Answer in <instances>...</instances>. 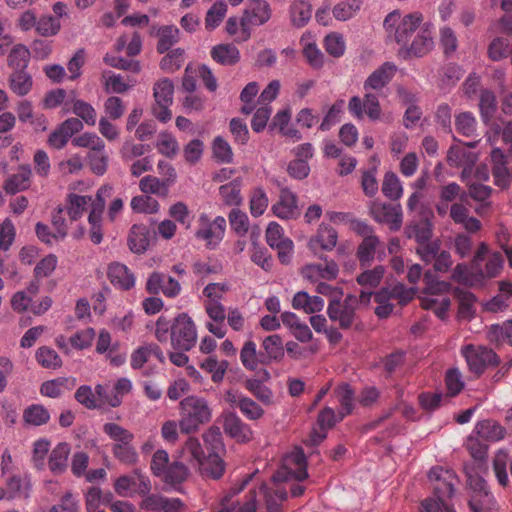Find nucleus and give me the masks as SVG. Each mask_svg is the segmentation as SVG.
Returning a JSON list of instances; mask_svg holds the SVG:
<instances>
[{"mask_svg": "<svg viewBox=\"0 0 512 512\" xmlns=\"http://www.w3.org/2000/svg\"><path fill=\"white\" fill-rule=\"evenodd\" d=\"M474 431L468 436L465 447L474 459L473 463H486L488 446L484 444Z\"/></svg>", "mask_w": 512, "mask_h": 512, "instance_id": "53", "label": "nucleus"}, {"mask_svg": "<svg viewBox=\"0 0 512 512\" xmlns=\"http://www.w3.org/2000/svg\"><path fill=\"white\" fill-rule=\"evenodd\" d=\"M146 290L150 294L163 293L166 297L175 298L181 292L180 283L171 276L153 272L146 282Z\"/></svg>", "mask_w": 512, "mask_h": 512, "instance_id": "18", "label": "nucleus"}, {"mask_svg": "<svg viewBox=\"0 0 512 512\" xmlns=\"http://www.w3.org/2000/svg\"><path fill=\"white\" fill-rule=\"evenodd\" d=\"M396 73V66L393 63L386 62L372 72L364 82V89L368 90H381L384 88L394 77Z\"/></svg>", "mask_w": 512, "mask_h": 512, "instance_id": "23", "label": "nucleus"}, {"mask_svg": "<svg viewBox=\"0 0 512 512\" xmlns=\"http://www.w3.org/2000/svg\"><path fill=\"white\" fill-rule=\"evenodd\" d=\"M308 477L307 460L301 448H294L286 454L280 468L274 473L272 480L274 484L292 480L302 481Z\"/></svg>", "mask_w": 512, "mask_h": 512, "instance_id": "6", "label": "nucleus"}, {"mask_svg": "<svg viewBox=\"0 0 512 512\" xmlns=\"http://www.w3.org/2000/svg\"><path fill=\"white\" fill-rule=\"evenodd\" d=\"M338 241L337 231L329 225L322 223L315 235L308 241L309 249L317 254L319 251H332Z\"/></svg>", "mask_w": 512, "mask_h": 512, "instance_id": "19", "label": "nucleus"}, {"mask_svg": "<svg viewBox=\"0 0 512 512\" xmlns=\"http://www.w3.org/2000/svg\"><path fill=\"white\" fill-rule=\"evenodd\" d=\"M152 489L148 476L139 469L133 470L129 475H122L114 482V490L120 497H131L134 494H147Z\"/></svg>", "mask_w": 512, "mask_h": 512, "instance_id": "14", "label": "nucleus"}, {"mask_svg": "<svg viewBox=\"0 0 512 512\" xmlns=\"http://www.w3.org/2000/svg\"><path fill=\"white\" fill-rule=\"evenodd\" d=\"M271 16L272 9L267 1H248L240 19L241 33H239L238 40L247 41L251 37V27L266 24Z\"/></svg>", "mask_w": 512, "mask_h": 512, "instance_id": "7", "label": "nucleus"}, {"mask_svg": "<svg viewBox=\"0 0 512 512\" xmlns=\"http://www.w3.org/2000/svg\"><path fill=\"white\" fill-rule=\"evenodd\" d=\"M32 169L30 165L23 164L18 167L15 174L10 175L5 183L4 189L9 194H16L18 192L27 190L31 185Z\"/></svg>", "mask_w": 512, "mask_h": 512, "instance_id": "24", "label": "nucleus"}, {"mask_svg": "<svg viewBox=\"0 0 512 512\" xmlns=\"http://www.w3.org/2000/svg\"><path fill=\"white\" fill-rule=\"evenodd\" d=\"M61 22L57 17L44 15L37 20L36 32L43 37H51L58 34Z\"/></svg>", "mask_w": 512, "mask_h": 512, "instance_id": "62", "label": "nucleus"}, {"mask_svg": "<svg viewBox=\"0 0 512 512\" xmlns=\"http://www.w3.org/2000/svg\"><path fill=\"white\" fill-rule=\"evenodd\" d=\"M142 500L139 507L144 511L151 512H182L184 503L179 498H167L160 494L148 492L140 494Z\"/></svg>", "mask_w": 512, "mask_h": 512, "instance_id": "16", "label": "nucleus"}, {"mask_svg": "<svg viewBox=\"0 0 512 512\" xmlns=\"http://www.w3.org/2000/svg\"><path fill=\"white\" fill-rule=\"evenodd\" d=\"M228 7L222 1H216L207 11L205 16V28L208 31L216 29L226 16Z\"/></svg>", "mask_w": 512, "mask_h": 512, "instance_id": "46", "label": "nucleus"}, {"mask_svg": "<svg viewBox=\"0 0 512 512\" xmlns=\"http://www.w3.org/2000/svg\"><path fill=\"white\" fill-rule=\"evenodd\" d=\"M156 148L159 153L166 157L173 158L179 150V145L176 138L171 133L161 132L157 138Z\"/></svg>", "mask_w": 512, "mask_h": 512, "instance_id": "64", "label": "nucleus"}, {"mask_svg": "<svg viewBox=\"0 0 512 512\" xmlns=\"http://www.w3.org/2000/svg\"><path fill=\"white\" fill-rule=\"evenodd\" d=\"M86 511L87 512H104L98 510L100 505H108L113 498L111 493L104 495L102 490L98 487H91L86 493Z\"/></svg>", "mask_w": 512, "mask_h": 512, "instance_id": "52", "label": "nucleus"}, {"mask_svg": "<svg viewBox=\"0 0 512 512\" xmlns=\"http://www.w3.org/2000/svg\"><path fill=\"white\" fill-rule=\"evenodd\" d=\"M50 412L42 404L28 405L22 414L23 422L29 427H39L46 425L50 421Z\"/></svg>", "mask_w": 512, "mask_h": 512, "instance_id": "32", "label": "nucleus"}, {"mask_svg": "<svg viewBox=\"0 0 512 512\" xmlns=\"http://www.w3.org/2000/svg\"><path fill=\"white\" fill-rule=\"evenodd\" d=\"M474 433L479 436L482 440L497 442L505 437V428L502 427L498 422L487 419L479 421L474 428Z\"/></svg>", "mask_w": 512, "mask_h": 512, "instance_id": "28", "label": "nucleus"}, {"mask_svg": "<svg viewBox=\"0 0 512 512\" xmlns=\"http://www.w3.org/2000/svg\"><path fill=\"white\" fill-rule=\"evenodd\" d=\"M212 418V411L203 397L191 395L180 402L179 427L182 433L190 434L208 423Z\"/></svg>", "mask_w": 512, "mask_h": 512, "instance_id": "4", "label": "nucleus"}, {"mask_svg": "<svg viewBox=\"0 0 512 512\" xmlns=\"http://www.w3.org/2000/svg\"><path fill=\"white\" fill-rule=\"evenodd\" d=\"M262 362L270 363L272 361H280L284 357V345L280 335L273 334L267 336L262 341Z\"/></svg>", "mask_w": 512, "mask_h": 512, "instance_id": "31", "label": "nucleus"}, {"mask_svg": "<svg viewBox=\"0 0 512 512\" xmlns=\"http://www.w3.org/2000/svg\"><path fill=\"white\" fill-rule=\"evenodd\" d=\"M324 48L332 57L339 58L344 55L346 42L342 34L331 32L324 38Z\"/></svg>", "mask_w": 512, "mask_h": 512, "instance_id": "58", "label": "nucleus"}, {"mask_svg": "<svg viewBox=\"0 0 512 512\" xmlns=\"http://www.w3.org/2000/svg\"><path fill=\"white\" fill-rule=\"evenodd\" d=\"M452 279L467 286L481 285L478 272L472 273L469 267L464 263H460L455 266L452 271Z\"/></svg>", "mask_w": 512, "mask_h": 512, "instance_id": "63", "label": "nucleus"}, {"mask_svg": "<svg viewBox=\"0 0 512 512\" xmlns=\"http://www.w3.org/2000/svg\"><path fill=\"white\" fill-rule=\"evenodd\" d=\"M211 57L222 65H234L240 59V52L233 44H219L212 48Z\"/></svg>", "mask_w": 512, "mask_h": 512, "instance_id": "41", "label": "nucleus"}, {"mask_svg": "<svg viewBox=\"0 0 512 512\" xmlns=\"http://www.w3.org/2000/svg\"><path fill=\"white\" fill-rule=\"evenodd\" d=\"M486 472V463L464 464V473L467 478V484L475 493L468 503L471 512H489L495 503V498L490 491L489 485L482 476V474H485Z\"/></svg>", "mask_w": 512, "mask_h": 512, "instance_id": "2", "label": "nucleus"}, {"mask_svg": "<svg viewBox=\"0 0 512 512\" xmlns=\"http://www.w3.org/2000/svg\"><path fill=\"white\" fill-rule=\"evenodd\" d=\"M139 188L144 194H154L165 197L168 194L169 186L166 181L155 176H145L139 181Z\"/></svg>", "mask_w": 512, "mask_h": 512, "instance_id": "47", "label": "nucleus"}, {"mask_svg": "<svg viewBox=\"0 0 512 512\" xmlns=\"http://www.w3.org/2000/svg\"><path fill=\"white\" fill-rule=\"evenodd\" d=\"M174 85L168 78L156 82L153 87L155 104L152 107L153 115L163 123L171 120L172 112L170 106L173 103Z\"/></svg>", "mask_w": 512, "mask_h": 512, "instance_id": "11", "label": "nucleus"}, {"mask_svg": "<svg viewBox=\"0 0 512 512\" xmlns=\"http://www.w3.org/2000/svg\"><path fill=\"white\" fill-rule=\"evenodd\" d=\"M223 428L227 434L241 442L249 441L252 437L250 427L235 413L225 415Z\"/></svg>", "mask_w": 512, "mask_h": 512, "instance_id": "26", "label": "nucleus"}, {"mask_svg": "<svg viewBox=\"0 0 512 512\" xmlns=\"http://www.w3.org/2000/svg\"><path fill=\"white\" fill-rule=\"evenodd\" d=\"M422 22L423 15L420 12L402 16L399 11H393L385 17L383 26L388 39L402 47H408L412 35L422 27Z\"/></svg>", "mask_w": 512, "mask_h": 512, "instance_id": "3", "label": "nucleus"}, {"mask_svg": "<svg viewBox=\"0 0 512 512\" xmlns=\"http://www.w3.org/2000/svg\"><path fill=\"white\" fill-rule=\"evenodd\" d=\"M357 305V297L354 295L346 296L343 302L340 299H332L327 307V314L329 319L338 323L341 329H349L357 319L355 312Z\"/></svg>", "mask_w": 512, "mask_h": 512, "instance_id": "12", "label": "nucleus"}, {"mask_svg": "<svg viewBox=\"0 0 512 512\" xmlns=\"http://www.w3.org/2000/svg\"><path fill=\"white\" fill-rule=\"evenodd\" d=\"M272 212L281 219H293L299 215L297 196L290 190L283 188L278 201L272 206Z\"/></svg>", "mask_w": 512, "mask_h": 512, "instance_id": "21", "label": "nucleus"}, {"mask_svg": "<svg viewBox=\"0 0 512 512\" xmlns=\"http://www.w3.org/2000/svg\"><path fill=\"white\" fill-rule=\"evenodd\" d=\"M503 264V255L500 252H490L485 243L479 245L472 259V266L477 270L481 284L485 279L497 277Z\"/></svg>", "mask_w": 512, "mask_h": 512, "instance_id": "8", "label": "nucleus"}, {"mask_svg": "<svg viewBox=\"0 0 512 512\" xmlns=\"http://www.w3.org/2000/svg\"><path fill=\"white\" fill-rule=\"evenodd\" d=\"M379 244L377 236L364 238L357 250V257L362 266L369 265L374 259L376 248Z\"/></svg>", "mask_w": 512, "mask_h": 512, "instance_id": "59", "label": "nucleus"}, {"mask_svg": "<svg viewBox=\"0 0 512 512\" xmlns=\"http://www.w3.org/2000/svg\"><path fill=\"white\" fill-rule=\"evenodd\" d=\"M290 21L297 28L304 27L312 16V5L307 0H293L289 6Z\"/></svg>", "mask_w": 512, "mask_h": 512, "instance_id": "33", "label": "nucleus"}, {"mask_svg": "<svg viewBox=\"0 0 512 512\" xmlns=\"http://www.w3.org/2000/svg\"><path fill=\"white\" fill-rule=\"evenodd\" d=\"M361 6V0H343L333 7L332 14L338 21H347L356 15Z\"/></svg>", "mask_w": 512, "mask_h": 512, "instance_id": "45", "label": "nucleus"}, {"mask_svg": "<svg viewBox=\"0 0 512 512\" xmlns=\"http://www.w3.org/2000/svg\"><path fill=\"white\" fill-rule=\"evenodd\" d=\"M455 127L459 134L471 137L477 130V120L471 112H462L455 117Z\"/></svg>", "mask_w": 512, "mask_h": 512, "instance_id": "60", "label": "nucleus"}, {"mask_svg": "<svg viewBox=\"0 0 512 512\" xmlns=\"http://www.w3.org/2000/svg\"><path fill=\"white\" fill-rule=\"evenodd\" d=\"M450 217L454 223L462 225L469 232H476L481 228L480 221L475 217H470L468 208L462 203L451 205Z\"/></svg>", "mask_w": 512, "mask_h": 512, "instance_id": "29", "label": "nucleus"}, {"mask_svg": "<svg viewBox=\"0 0 512 512\" xmlns=\"http://www.w3.org/2000/svg\"><path fill=\"white\" fill-rule=\"evenodd\" d=\"M487 340L496 346L507 343L512 346V320L492 324L487 328Z\"/></svg>", "mask_w": 512, "mask_h": 512, "instance_id": "35", "label": "nucleus"}, {"mask_svg": "<svg viewBox=\"0 0 512 512\" xmlns=\"http://www.w3.org/2000/svg\"><path fill=\"white\" fill-rule=\"evenodd\" d=\"M434 42L432 32L426 26L419 28L410 46L405 47L407 51L417 57L428 54L433 48Z\"/></svg>", "mask_w": 512, "mask_h": 512, "instance_id": "27", "label": "nucleus"}, {"mask_svg": "<svg viewBox=\"0 0 512 512\" xmlns=\"http://www.w3.org/2000/svg\"><path fill=\"white\" fill-rule=\"evenodd\" d=\"M112 453L120 463L126 466H134L139 461L138 453L132 445V442L113 444Z\"/></svg>", "mask_w": 512, "mask_h": 512, "instance_id": "44", "label": "nucleus"}, {"mask_svg": "<svg viewBox=\"0 0 512 512\" xmlns=\"http://www.w3.org/2000/svg\"><path fill=\"white\" fill-rule=\"evenodd\" d=\"M93 200L94 199H92L91 196L70 193L67 195L66 207L64 208V210L67 211V214L71 221H76L83 216L88 204L91 205Z\"/></svg>", "mask_w": 512, "mask_h": 512, "instance_id": "38", "label": "nucleus"}, {"mask_svg": "<svg viewBox=\"0 0 512 512\" xmlns=\"http://www.w3.org/2000/svg\"><path fill=\"white\" fill-rule=\"evenodd\" d=\"M30 60V51L23 44L15 45L8 55V65L16 70H26Z\"/></svg>", "mask_w": 512, "mask_h": 512, "instance_id": "49", "label": "nucleus"}, {"mask_svg": "<svg viewBox=\"0 0 512 512\" xmlns=\"http://www.w3.org/2000/svg\"><path fill=\"white\" fill-rule=\"evenodd\" d=\"M112 190L113 187L111 185L101 186L97 190L96 197L90 205L88 223L90 225V238L94 244L101 243L103 239L102 215L105 209L106 198L111 195Z\"/></svg>", "mask_w": 512, "mask_h": 512, "instance_id": "13", "label": "nucleus"}, {"mask_svg": "<svg viewBox=\"0 0 512 512\" xmlns=\"http://www.w3.org/2000/svg\"><path fill=\"white\" fill-rule=\"evenodd\" d=\"M461 354L470 371L477 376L483 374L488 367H494L500 363L494 350L482 345L467 344L462 347Z\"/></svg>", "mask_w": 512, "mask_h": 512, "instance_id": "9", "label": "nucleus"}, {"mask_svg": "<svg viewBox=\"0 0 512 512\" xmlns=\"http://www.w3.org/2000/svg\"><path fill=\"white\" fill-rule=\"evenodd\" d=\"M334 396L340 404L338 411L339 419H343L353 411L355 400L354 391L349 384L342 383L335 388Z\"/></svg>", "mask_w": 512, "mask_h": 512, "instance_id": "39", "label": "nucleus"}, {"mask_svg": "<svg viewBox=\"0 0 512 512\" xmlns=\"http://www.w3.org/2000/svg\"><path fill=\"white\" fill-rule=\"evenodd\" d=\"M70 453L71 447L66 442H60L52 449L48 458V467L53 474L60 475L67 470Z\"/></svg>", "mask_w": 512, "mask_h": 512, "instance_id": "25", "label": "nucleus"}, {"mask_svg": "<svg viewBox=\"0 0 512 512\" xmlns=\"http://www.w3.org/2000/svg\"><path fill=\"white\" fill-rule=\"evenodd\" d=\"M429 481L433 489V497L424 501H431L443 504H451L450 501L455 494V486L459 480L454 471L443 468L441 466L433 467L428 473Z\"/></svg>", "mask_w": 512, "mask_h": 512, "instance_id": "5", "label": "nucleus"}, {"mask_svg": "<svg viewBox=\"0 0 512 512\" xmlns=\"http://www.w3.org/2000/svg\"><path fill=\"white\" fill-rule=\"evenodd\" d=\"M154 335L160 343L170 340L174 350L189 351L197 341L196 326L186 313L178 314L172 321L160 316L155 323Z\"/></svg>", "mask_w": 512, "mask_h": 512, "instance_id": "1", "label": "nucleus"}, {"mask_svg": "<svg viewBox=\"0 0 512 512\" xmlns=\"http://www.w3.org/2000/svg\"><path fill=\"white\" fill-rule=\"evenodd\" d=\"M447 161L450 166L464 167V174L467 168H471L475 164L477 155L468 151L465 147L452 146L448 150Z\"/></svg>", "mask_w": 512, "mask_h": 512, "instance_id": "37", "label": "nucleus"}, {"mask_svg": "<svg viewBox=\"0 0 512 512\" xmlns=\"http://www.w3.org/2000/svg\"><path fill=\"white\" fill-rule=\"evenodd\" d=\"M108 278L112 285L118 289L127 291L135 286L134 273L124 264L113 262L107 271Z\"/></svg>", "mask_w": 512, "mask_h": 512, "instance_id": "22", "label": "nucleus"}, {"mask_svg": "<svg viewBox=\"0 0 512 512\" xmlns=\"http://www.w3.org/2000/svg\"><path fill=\"white\" fill-rule=\"evenodd\" d=\"M226 229V220L217 216L213 220L206 214H201L198 219V228L195 237L205 242L208 249H215L222 241Z\"/></svg>", "mask_w": 512, "mask_h": 512, "instance_id": "10", "label": "nucleus"}, {"mask_svg": "<svg viewBox=\"0 0 512 512\" xmlns=\"http://www.w3.org/2000/svg\"><path fill=\"white\" fill-rule=\"evenodd\" d=\"M36 361L46 369H58L62 366V360L58 353L47 346L39 347L35 354Z\"/></svg>", "mask_w": 512, "mask_h": 512, "instance_id": "51", "label": "nucleus"}, {"mask_svg": "<svg viewBox=\"0 0 512 512\" xmlns=\"http://www.w3.org/2000/svg\"><path fill=\"white\" fill-rule=\"evenodd\" d=\"M188 474V468L182 462L175 461L169 465L161 478L166 484L176 486L184 482Z\"/></svg>", "mask_w": 512, "mask_h": 512, "instance_id": "50", "label": "nucleus"}, {"mask_svg": "<svg viewBox=\"0 0 512 512\" xmlns=\"http://www.w3.org/2000/svg\"><path fill=\"white\" fill-rule=\"evenodd\" d=\"M200 474L205 478L218 480L225 471L223 460L216 453H211L197 465Z\"/></svg>", "mask_w": 512, "mask_h": 512, "instance_id": "34", "label": "nucleus"}, {"mask_svg": "<svg viewBox=\"0 0 512 512\" xmlns=\"http://www.w3.org/2000/svg\"><path fill=\"white\" fill-rule=\"evenodd\" d=\"M158 36L157 51L162 54L178 42L179 29L175 26H164L158 30Z\"/></svg>", "mask_w": 512, "mask_h": 512, "instance_id": "55", "label": "nucleus"}, {"mask_svg": "<svg viewBox=\"0 0 512 512\" xmlns=\"http://www.w3.org/2000/svg\"><path fill=\"white\" fill-rule=\"evenodd\" d=\"M50 446L51 442L46 438H40L33 443L31 462L35 469L39 471L45 469Z\"/></svg>", "mask_w": 512, "mask_h": 512, "instance_id": "48", "label": "nucleus"}, {"mask_svg": "<svg viewBox=\"0 0 512 512\" xmlns=\"http://www.w3.org/2000/svg\"><path fill=\"white\" fill-rule=\"evenodd\" d=\"M456 297L459 301L458 318L470 320L475 314L476 298L474 294L465 290H456Z\"/></svg>", "mask_w": 512, "mask_h": 512, "instance_id": "43", "label": "nucleus"}, {"mask_svg": "<svg viewBox=\"0 0 512 512\" xmlns=\"http://www.w3.org/2000/svg\"><path fill=\"white\" fill-rule=\"evenodd\" d=\"M382 193L390 200H398L403 195V186L394 172H387L382 183Z\"/></svg>", "mask_w": 512, "mask_h": 512, "instance_id": "54", "label": "nucleus"}, {"mask_svg": "<svg viewBox=\"0 0 512 512\" xmlns=\"http://www.w3.org/2000/svg\"><path fill=\"white\" fill-rule=\"evenodd\" d=\"M369 208L370 214L376 222L388 225L392 231H398L401 228L403 213L400 204L373 201Z\"/></svg>", "mask_w": 512, "mask_h": 512, "instance_id": "15", "label": "nucleus"}, {"mask_svg": "<svg viewBox=\"0 0 512 512\" xmlns=\"http://www.w3.org/2000/svg\"><path fill=\"white\" fill-rule=\"evenodd\" d=\"M127 242L133 253H144L149 246V230L142 224H134L130 228Z\"/></svg>", "mask_w": 512, "mask_h": 512, "instance_id": "30", "label": "nucleus"}, {"mask_svg": "<svg viewBox=\"0 0 512 512\" xmlns=\"http://www.w3.org/2000/svg\"><path fill=\"white\" fill-rule=\"evenodd\" d=\"M261 491L265 497L267 510L269 512H281L282 503L287 499L286 489L277 485V487L272 490L266 485H262Z\"/></svg>", "mask_w": 512, "mask_h": 512, "instance_id": "42", "label": "nucleus"}, {"mask_svg": "<svg viewBox=\"0 0 512 512\" xmlns=\"http://www.w3.org/2000/svg\"><path fill=\"white\" fill-rule=\"evenodd\" d=\"M250 477L246 478L239 487H233L231 492L225 495L221 500V508L217 512H256V492L251 490L246 496L243 504L232 502L233 496L240 493L249 482Z\"/></svg>", "mask_w": 512, "mask_h": 512, "instance_id": "17", "label": "nucleus"}, {"mask_svg": "<svg viewBox=\"0 0 512 512\" xmlns=\"http://www.w3.org/2000/svg\"><path fill=\"white\" fill-rule=\"evenodd\" d=\"M33 86L32 76L26 70H16L9 76V87L17 96L27 95Z\"/></svg>", "mask_w": 512, "mask_h": 512, "instance_id": "40", "label": "nucleus"}, {"mask_svg": "<svg viewBox=\"0 0 512 512\" xmlns=\"http://www.w3.org/2000/svg\"><path fill=\"white\" fill-rule=\"evenodd\" d=\"M292 306L297 310H304L308 314L322 311L324 300L319 296H310L305 291L297 292L292 300Z\"/></svg>", "mask_w": 512, "mask_h": 512, "instance_id": "36", "label": "nucleus"}, {"mask_svg": "<svg viewBox=\"0 0 512 512\" xmlns=\"http://www.w3.org/2000/svg\"><path fill=\"white\" fill-rule=\"evenodd\" d=\"M339 268L335 261L329 260L324 264H308L302 268L301 274L302 276L313 282L317 283L321 279L323 280H333L338 276Z\"/></svg>", "mask_w": 512, "mask_h": 512, "instance_id": "20", "label": "nucleus"}, {"mask_svg": "<svg viewBox=\"0 0 512 512\" xmlns=\"http://www.w3.org/2000/svg\"><path fill=\"white\" fill-rule=\"evenodd\" d=\"M240 360L242 365L251 371H254L257 369L260 363L262 362V359L260 360L258 358L257 354V346L256 343L252 340H248L244 343L241 351H240Z\"/></svg>", "mask_w": 512, "mask_h": 512, "instance_id": "56", "label": "nucleus"}, {"mask_svg": "<svg viewBox=\"0 0 512 512\" xmlns=\"http://www.w3.org/2000/svg\"><path fill=\"white\" fill-rule=\"evenodd\" d=\"M479 108H480L482 121L485 124H488V122L491 120V118L494 115L496 108H497L496 97L493 92H491L489 90H483L481 92L480 100H479Z\"/></svg>", "mask_w": 512, "mask_h": 512, "instance_id": "61", "label": "nucleus"}, {"mask_svg": "<svg viewBox=\"0 0 512 512\" xmlns=\"http://www.w3.org/2000/svg\"><path fill=\"white\" fill-rule=\"evenodd\" d=\"M182 455L184 459L195 467H197V465L205 458L204 451L199 440L194 437H190L186 441L182 449Z\"/></svg>", "mask_w": 512, "mask_h": 512, "instance_id": "57", "label": "nucleus"}]
</instances>
